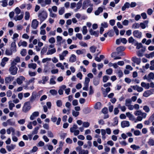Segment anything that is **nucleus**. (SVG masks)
<instances>
[{
  "label": "nucleus",
  "instance_id": "f257e3e1",
  "mask_svg": "<svg viewBox=\"0 0 154 154\" xmlns=\"http://www.w3.org/2000/svg\"><path fill=\"white\" fill-rule=\"evenodd\" d=\"M134 114L137 116V120L138 121H141L143 119L146 118L147 114L144 112H142L140 110H137L135 111Z\"/></svg>",
  "mask_w": 154,
  "mask_h": 154
},
{
  "label": "nucleus",
  "instance_id": "f03ea898",
  "mask_svg": "<svg viewBox=\"0 0 154 154\" xmlns=\"http://www.w3.org/2000/svg\"><path fill=\"white\" fill-rule=\"evenodd\" d=\"M48 17V14L47 12L45 11H42L39 12L38 14V17L42 23Z\"/></svg>",
  "mask_w": 154,
  "mask_h": 154
},
{
  "label": "nucleus",
  "instance_id": "7ed1b4c3",
  "mask_svg": "<svg viewBox=\"0 0 154 154\" xmlns=\"http://www.w3.org/2000/svg\"><path fill=\"white\" fill-rule=\"evenodd\" d=\"M31 106L29 103L28 102H26L24 103L22 109V111L24 112H27L31 108Z\"/></svg>",
  "mask_w": 154,
  "mask_h": 154
},
{
  "label": "nucleus",
  "instance_id": "20e7f679",
  "mask_svg": "<svg viewBox=\"0 0 154 154\" xmlns=\"http://www.w3.org/2000/svg\"><path fill=\"white\" fill-rule=\"evenodd\" d=\"M18 69L16 66H11L9 69V71L10 74L13 75L17 74Z\"/></svg>",
  "mask_w": 154,
  "mask_h": 154
},
{
  "label": "nucleus",
  "instance_id": "39448f33",
  "mask_svg": "<svg viewBox=\"0 0 154 154\" xmlns=\"http://www.w3.org/2000/svg\"><path fill=\"white\" fill-rule=\"evenodd\" d=\"M133 35L134 37L140 38L142 37V33L138 30H135L133 32Z\"/></svg>",
  "mask_w": 154,
  "mask_h": 154
},
{
  "label": "nucleus",
  "instance_id": "423d86ee",
  "mask_svg": "<svg viewBox=\"0 0 154 154\" xmlns=\"http://www.w3.org/2000/svg\"><path fill=\"white\" fill-rule=\"evenodd\" d=\"M14 79V77L9 75L5 78V82L6 84H10Z\"/></svg>",
  "mask_w": 154,
  "mask_h": 154
},
{
  "label": "nucleus",
  "instance_id": "0eeeda50",
  "mask_svg": "<svg viewBox=\"0 0 154 154\" xmlns=\"http://www.w3.org/2000/svg\"><path fill=\"white\" fill-rule=\"evenodd\" d=\"M25 78L23 76H20L16 79L17 83L19 85H21L23 81L25 80Z\"/></svg>",
  "mask_w": 154,
  "mask_h": 154
},
{
  "label": "nucleus",
  "instance_id": "6e6552de",
  "mask_svg": "<svg viewBox=\"0 0 154 154\" xmlns=\"http://www.w3.org/2000/svg\"><path fill=\"white\" fill-rule=\"evenodd\" d=\"M38 22L36 19H34L32 21L31 26L33 29H35L38 26Z\"/></svg>",
  "mask_w": 154,
  "mask_h": 154
},
{
  "label": "nucleus",
  "instance_id": "1a4fd4ad",
  "mask_svg": "<svg viewBox=\"0 0 154 154\" xmlns=\"http://www.w3.org/2000/svg\"><path fill=\"white\" fill-rule=\"evenodd\" d=\"M130 125L129 122L128 121H123L121 122V126L122 128L128 127Z\"/></svg>",
  "mask_w": 154,
  "mask_h": 154
},
{
  "label": "nucleus",
  "instance_id": "9d476101",
  "mask_svg": "<svg viewBox=\"0 0 154 154\" xmlns=\"http://www.w3.org/2000/svg\"><path fill=\"white\" fill-rule=\"evenodd\" d=\"M68 52L67 51L65 50L63 51L62 54L59 55V57L60 60H63L64 59V57L68 54Z\"/></svg>",
  "mask_w": 154,
  "mask_h": 154
},
{
  "label": "nucleus",
  "instance_id": "9b49d317",
  "mask_svg": "<svg viewBox=\"0 0 154 154\" xmlns=\"http://www.w3.org/2000/svg\"><path fill=\"white\" fill-rule=\"evenodd\" d=\"M90 2V1L89 0H85L83 2L82 5V9H85L87 8L88 4H89Z\"/></svg>",
  "mask_w": 154,
  "mask_h": 154
},
{
  "label": "nucleus",
  "instance_id": "f8f14e48",
  "mask_svg": "<svg viewBox=\"0 0 154 154\" xmlns=\"http://www.w3.org/2000/svg\"><path fill=\"white\" fill-rule=\"evenodd\" d=\"M100 81V78L97 77L94 78L93 81V84L95 86H97L99 84Z\"/></svg>",
  "mask_w": 154,
  "mask_h": 154
},
{
  "label": "nucleus",
  "instance_id": "ddd939ff",
  "mask_svg": "<svg viewBox=\"0 0 154 154\" xmlns=\"http://www.w3.org/2000/svg\"><path fill=\"white\" fill-rule=\"evenodd\" d=\"M16 46L15 42H12L11 45V47L10 48V49L13 52H15L16 51Z\"/></svg>",
  "mask_w": 154,
  "mask_h": 154
},
{
  "label": "nucleus",
  "instance_id": "4468645a",
  "mask_svg": "<svg viewBox=\"0 0 154 154\" xmlns=\"http://www.w3.org/2000/svg\"><path fill=\"white\" fill-rule=\"evenodd\" d=\"M89 32L91 35H94L96 37H97L98 36V31H94L92 29H91L89 30Z\"/></svg>",
  "mask_w": 154,
  "mask_h": 154
},
{
  "label": "nucleus",
  "instance_id": "2eb2a0df",
  "mask_svg": "<svg viewBox=\"0 0 154 154\" xmlns=\"http://www.w3.org/2000/svg\"><path fill=\"white\" fill-rule=\"evenodd\" d=\"M39 114V113L38 112H34L30 116V119L31 120H33L35 119V117H37L38 116Z\"/></svg>",
  "mask_w": 154,
  "mask_h": 154
},
{
  "label": "nucleus",
  "instance_id": "dca6fc26",
  "mask_svg": "<svg viewBox=\"0 0 154 154\" xmlns=\"http://www.w3.org/2000/svg\"><path fill=\"white\" fill-rule=\"evenodd\" d=\"M82 0H80L77 3L76 5V9L75 10V12H77L78 10L80 9L81 7L82 4Z\"/></svg>",
  "mask_w": 154,
  "mask_h": 154
},
{
  "label": "nucleus",
  "instance_id": "f3484780",
  "mask_svg": "<svg viewBox=\"0 0 154 154\" xmlns=\"http://www.w3.org/2000/svg\"><path fill=\"white\" fill-rule=\"evenodd\" d=\"M132 61L134 63L139 65L141 62V59L140 58H137L136 57H133L132 58Z\"/></svg>",
  "mask_w": 154,
  "mask_h": 154
},
{
  "label": "nucleus",
  "instance_id": "a211bd4d",
  "mask_svg": "<svg viewBox=\"0 0 154 154\" xmlns=\"http://www.w3.org/2000/svg\"><path fill=\"white\" fill-rule=\"evenodd\" d=\"M56 52V49L54 48L51 49H48V51L47 52V55H51Z\"/></svg>",
  "mask_w": 154,
  "mask_h": 154
},
{
  "label": "nucleus",
  "instance_id": "6ab92c4d",
  "mask_svg": "<svg viewBox=\"0 0 154 154\" xmlns=\"http://www.w3.org/2000/svg\"><path fill=\"white\" fill-rule=\"evenodd\" d=\"M48 11L49 12V16L50 17L52 18H55L57 17V14L53 13L52 10H51V8H48Z\"/></svg>",
  "mask_w": 154,
  "mask_h": 154
},
{
  "label": "nucleus",
  "instance_id": "aec40b11",
  "mask_svg": "<svg viewBox=\"0 0 154 154\" xmlns=\"http://www.w3.org/2000/svg\"><path fill=\"white\" fill-rule=\"evenodd\" d=\"M126 116L129 118L130 120L134 121L135 118L134 116L131 114L130 112H128L126 113Z\"/></svg>",
  "mask_w": 154,
  "mask_h": 154
},
{
  "label": "nucleus",
  "instance_id": "412c9836",
  "mask_svg": "<svg viewBox=\"0 0 154 154\" xmlns=\"http://www.w3.org/2000/svg\"><path fill=\"white\" fill-rule=\"evenodd\" d=\"M18 45L19 47L21 46L23 47H26L27 45V43L25 41L20 40L18 43Z\"/></svg>",
  "mask_w": 154,
  "mask_h": 154
},
{
  "label": "nucleus",
  "instance_id": "4be33fe9",
  "mask_svg": "<svg viewBox=\"0 0 154 154\" xmlns=\"http://www.w3.org/2000/svg\"><path fill=\"white\" fill-rule=\"evenodd\" d=\"M130 7L129 3L127 2L125 3L122 8V11H125L126 9L129 8Z\"/></svg>",
  "mask_w": 154,
  "mask_h": 154
},
{
  "label": "nucleus",
  "instance_id": "5701e85b",
  "mask_svg": "<svg viewBox=\"0 0 154 154\" xmlns=\"http://www.w3.org/2000/svg\"><path fill=\"white\" fill-rule=\"evenodd\" d=\"M23 17V14H21L19 16L17 15V16H15L14 17V19L16 21H17L18 20H21L22 19V18Z\"/></svg>",
  "mask_w": 154,
  "mask_h": 154
},
{
  "label": "nucleus",
  "instance_id": "b1692460",
  "mask_svg": "<svg viewBox=\"0 0 154 154\" xmlns=\"http://www.w3.org/2000/svg\"><path fill=\"white\" fill-rule=\"evenodd\" d=\"M76 57L74 54H72L70 57L69 61L71 62H74L76 60Z\"/></svg>",
  "mask_w": 154,
  "mask_h": 154
},
{
  "label": "nucleus",
  "instance_id": "393cba45",
  "mask_svg": "<svg viewBox=\"0 0 154 154\" xmlns=\"http://www.w3.org/2000/svg\"><path fill=\"white\" fill-rule=\"evenodd\" d=\"M103 8H102L101 7H99L97 10H96L94 13V14L96 15H98L99 14L102 13L103 11Z\"/></svg>",
  "mask_w": 154,
  "mask_h": 154
},
{
  "label": "nucleus",
  "instance_id": "a878e982",
  "mask_svg": "<svg viewBox=\"0 0 154 154\" xmlns=\"http://www.w3.org/2000/svg\"><path fill=\"white\" fill-rule=\"evenodd\" d=\"M15 145L11 144L10 145H8L6 146V149L9 151H10L12 149H14Z\"/></svg>",
  "mask_w": 154,
  "mask_h": 154
},
{
  "label": "nucleus",
  "instance_id": "bb28decb",
  "mask_svg": "<svg viewBox=\"0 0 154 154\" xmlns=\"http://www.w3.org/2000/svg\"><path fill=\"white\" fill-rule=\"evenodd\" d=\"M152 92L150 90H148L146 91H145L143 94V96L144 97H148L150 95L152 94Z\"/></svg>",
  "mask_w": 154,
  "mask_h": 154
},
{
  "label": "nucleus",
  "instance_id": "cd10ccee",
  "mask_svg": "<svg viewBox=\"0 0 154 154\" xmlns=\"http://www.w3.org/2000/svg\"><path fill=\"white\" fill-rule=\"evenodd\" d=\"M36 93L33 92L30 97V101L32 102L36 99Z\"/></svg>",
  "mask_w": 154,
  "mask_h": 154
},
{
  "label": "nucleus",
  "instance_id": "c85d7f7f",
  "mask_svg": "<svg viewBox=\"0 0 154 154\" xmlns=\"http://www.w3.org/2000/svg\"><path fill=\"white\" fill-rule=\"evenodd\" d=\"M141 85L142 87L146 89H148L150 87L149 83L146 84L144 82H142L141 83Z\"/></svg>",
  "mask_w": 154,
  "mask_h": 154
},
{
  "label": "nucleus",
  "instance_id": "c756f323",
  "mask_svg": "<svg viewBox=\"0 0 154 154\" xmlns=\"http://www.w3.org/2000/svg\"><path fill=\"white\" fill-rule=\"evenodd\" d=\"M154 79V74L152 72L150 73L148 75V81H149L151 79Z\"/></svg>",
  "mask_w": 154,
  "mask_h": 154
},
{
  "label": "nucleus",
  "instance_id": "7c9ffc66",
  "mask_svg": "<svg viewBox=\"0 0 154 154\" xmlns=\"http://www.w3.org/2000/svg\"><path fill=\"white\" fill-rule=\"evenodd\" d=\"M28 66L29 68H32L33 69H35L37 66V65L35 63H31L28 64Z\"/></svg>",
  "mask_w": 154,
  "mask_h": 154
},
{
  "label": "nucleus",
  "instance_id": "2f4dec72",
  "mask_svg": "<svg viewBox=\"0 0 154 154\" xmlns=\"http://www.w3.org/2000/svg\"><path fill=\"white\" fill-rule=\"evenodd\" d=\"M145 56L146 58H152L154 57V51L151 52L149 54H146Z\"/></svg>",
  "mask_w": 154,
  "mask_h": 154
},
{
  "label": "nucleus",
  "instance_id": "473e14b6",
  "mask_svg": "<svg viewBox=\"0 0 154 154\" xmlns=\"http://www.w3.org/2000/svg\"><path fill=\"white\" fill-rule=\"evenodd\" d=\"M147 143L150 146H154V140L152 138H150Z\"/></svg>",
  "mask_w": 154,
  "mask_h": 154
},
{
  "label": "nucleus",
  "instance_id": "72a5a7b5",
  "mask_svg": "<svg viewBox=\"0 0 154 154\" xmlns=\"http://www.w3.org/2000/svg\"><path fill=\"white\" fill-rule=\"evenodd\" d=\"M101 106V103L100 102H97L94 106V108L95 109H100Z\"/></svg>",
  "mask_w": 154,
  "mask_h": 154
},
{
  "label": "nucleus",
  "instance_id": "f704fd0d",
  "mask_svg": "<svg viewBox=\"0 0 154 154\" xmlns=\"http://www.w3.org/2000/svg\"><path fill=\"white\" fill-rule=\"evenodd\" d=\"M132 101L130 99H127L125 100V105L126 106H128L131 105Z\"/></svg>",
  "mask_w": 154,
  "mask_h": 154
},
{
  "label": "nucleus",
  "instance_id": "c9c22d12",
  "mask_svg": "<svg viewBox=\"0 0 154 154\" xmlns=\"http://www.w3.org/2000/svg\"><path fill=\"white\" fill-rule=\"evenodd\" d=\"M65 12V8L64 7L60 8L59 10L58 13L60 15L63 14Z\"/></svg>",
  "mask_w": 154,
  "mask_h": 154
},
{
  "label": "nucleus",
  "instance_id": "e433bc0d",
  "mask_svg": "<svg viewBox=\"0 0 154 154\" xmlns=\"http://www.w3.org/2000/svg\"><path fill=\"white\" fill-rule=\"evenodd\" d=\"M49 79V77L48 76H43L42 77V80L43 81L42 84H45V82H47Z\"/></svg>",
  "mask_w": 154,
  "mask_h": 154
},
{
  "label": "nucleus",
  "instance_id": "4c0bfd02",
  "mask_svg": "<svg viewBox=\"0 0 154 154\" xmlns=\"http://www.w3.org/2000/svg\"><path fill=\"white\" fill-rule=\"evenodd\" d=\"M73 129V132L72 131H71L70 129V131L71 133H74V135L75 136H77L79 134V131L78 130H76V129Z\"/></svg>",
  "mask_w": 154,
  "mask_h": 154
},
{
  "label": "nucleus",
  "instance_id": "58836bf2",
  "mask_svg": "<svg viewBox=\"0 0 154 154\" xmlns=\"http://www.w3.org/2000/svg\"><path fill=\"white\" fill-rule=\"evenodd\" d=\"M131 27L134 29H138L140 27V24L137 23H135L132 24Z\"/></svg>",
  "mask_w": 154,
  "mask_h": 154
},
{
  "label": "nucleus",
  "instance_id": "ea45409f",
  "mask_svg": "<svg viewBox=\"0 0 154 154\" xmlns=\"http://www.w3.org/2000/svg\"><path fill=\"white\" fill-rule=\"evenodd\" d=\"M13 52L11 51V49L9 50L8 49H6L5 52L6 54L8 56L12 55L13 54Z\"/></svg>",
  "mask_w": 154,
  "mask_h": 154
},
{
  "label": "nucleus",
  "instance_id": "a19ab883",
  "mask_svg": "<svg viewBox=\"0 0 154 154\" xmlns=\"http://www.w3.org/2000/svg\"><path fill=\"white\" fill-rule=\"evenodd\" d=\"M8 104L9 109L11 110H12V109L15 106L14 104L12 103V101H10L8 102Z\"/></svg>",
  "mask_w": 154,
  "mask_h": 154
},
{
  "label": "nucleus",
  "instance_id": "79ce46f5",
  "mask_svg": "<svg viewBox=\"0 0 154 154\" xmlns=\"http://www.w3.org/2000/svg\"><path fill=\"white\" fill-rule=\"evenodd\" d=\"M88 153L89 152L88 150L82 149L79 153V154H88Z\"/></svg>",
  "mask_w": 154,
  "mask_h": 154
},
{
  "label": "nucleus",
  "instance_id": "37998d69",
  "mask_svg": "<svg viewBox=\"0 0 154 154\" xmlns=\"http://www.w3.org/2000/svg\"><path fill=\"white\" fill-rule=\"evenodd\" d=\"M143 110L146 112L148 113L150 111V109L149 107L145 105L143 106Z\"/></svg>",
  "mask_w": 154,
  "mask_h": 154
},
{
  "label": "nucleus",
  "instance_id": "c03bdc74",
  "mask_svg": "<svg viewBox=\"0 0 154 154\" xmlns=\"http://www.w3.org/2000/svg\"><path fill=\"white\" fill-rule=\"evenodd\" d=\"M47 48L48 47L47 46H45L41 50V54H43L45 53L47 51Z\"/></svg>",
  "mask_w": 154,
  "mask_h": 154
},
{
  "label": "nucleus",
  "instance_id": "a18cd8bd",
  "mask_svg": "<svg viewBox=\"0 0 154 154\" xmlns=\"http://www.w3.org/2000/svg\"><path fill=\"white\" fill-rule=\"evenodd\" d=\"M125 49V48L123 46H121L118 47L117 49V51L118 52L123 51Z\"/></svg>",
  "mask_w": 154,
  "mask_h": 154
},
{
  "label": "nucleus",
  "instance_id": "49530a36",
  "mask_svg": "<svg viewBox=\"0 0 154 154\" xmlns=\"http://www.w3.org/2000/svg\"><path fill=\"white\" fill-rule=\"evenodd\" d=\"M82 32L83 35H85L88 32V30L87 29V27L86 26H84L82 28Z\"/></svg>",
  "mask_w": 154,
  "mask_h": 154
},
{
  "label": "nucleus",
  "instance_id": "de8ad7c7",
  "mask_svg": "<svg viewBox=\"0 0 154 154\" xmlns=\"http://www.w3.org/2000/svg\"><path fill=\"white\" fill-rule=\"evenodd\" d=\"M7 121L8 125H15V122L12 121L11 119H8Z\"/></svg>",
  "mask_w": 154,
  "mask_h": 154
},
{
  "label": "nucleus",
  "instance_id": "09e8293b",
  "mask_svg": "<svg viewBox=\"0 0 154 154\" xmlns=\"http://www.w3.org/2000/svg\"><path fill=\"white\" fill-rule=\"evenodd\" d=\"M39 127H35L33 131L32 132V134H37L38 132V130L39 129Z\"/></svg>",
  "mask_w": 154,
  "mask_h": 154
},
{
  "label": "nucleus",
  "instance_id": "8fccbe9b",
  "mask_svg": "<svg viewBox=\"0 0 154 154\" xmlns=\"http://www.w3.org/2000/svg\"><path fill=\"white\" fill-rule=\"evenodd\" d=\"M55 78V77H54V78H51L50 79V84H55L56 83V82L54 80Z\"/></svg>",
  "mask_w": 154,
  "mask_h": 154
},
{
  "label": "nucleus",
  "instance_id": "3c124183",
  "mask_svg": "<svg viewBox=\"0 0 154 154\" xmlns=\"http://www.w3.org/2000/svg\"><path fill=\"white\" fill-rule=\"evenodd\" d=\"M49 92L53 95H56L57 93V91L54 89L51 90Z\"/></svg>",
  "mask_w": 154,
  "mask_h": 154
},
{
  "label": "nucleus",
  "instance_id": "603ef678",
  "mask_svg": "<svg viewBox=\"0 0 154 154\" xmlns=\"http://www.w3.org/2000/svg\"><path fill=\"white\" fill-rule=\"evenodd\" d=\"M116 72L117 74H118V75L119 77H121L122 76L123 74L121 70H117L116 71Z\"/></svg>",
  "mask_w": 154,
  "mask_h": 154
},
{
  "label": "nucleus",
  "instance_id": "864d4df0",
  "mask_svg": "<svg viewBox=\"0 0 154 154\" xmlns=\"http://www.w3.org/2000/svg\"><path fill=\"white\" fill-rule=\"evenodd\" d=\"M20 54L23 56H25L26 54V49H23L20 52Z\"/></svg>",
  "mask_w": 154,
  "mask_h": 154
},
{
  "label": "nucleus",
  "instance_id": "5fc2aeb1",
  "mask_svg": "<svg viewBox=\"0 0 154 154\" xmlns=\"http://www.w3.org/2000/svg\"><path fill=\"white\" fill-rule=\"evenodd\" d=\"M38 3L40 4L42 7L45 6V1L44 0H38Z\"/></svg>",
  "mask_w": 154,
  "mask_h": 154
},
{
  "label": "nucleus",
  "instance_id": "6e6d98bb",
  "mask_svg": "<svg viewBox=\"0 0 154 154\" xmlns=\"http://www.w3.org/2000/svg\"><path fill=\"white\" fill-rule=\"evenodd\" d=\"M90 125V123L88 122H84L83 123V127L85 128H88Z\"/></svg>",
  "mask_w": 154,
  "mask_h": 154
},
{
  "label": "nucleus",
  "instance_id": "4d7b16f0",
  "mask_svg": "<svg viewBox=\"0 0 154 154\" xmlns=\"http://www.w3.org/2000/svg\"><path fill=\"white\" fill-rule=\"evenodd\" d=\"M109 77L105 75L103 77V82H106L108 80Z\"/></svg>",
  "mask_w": 154,
  "mask_h": 154
},
{
  "label": "nucleus",
  "instance_id": "13d9d810",
  "mask_svg": "<svg viewBox=\"0 0 154 154\" xmlns=\"http://www.w3.org/2000/svg\"><path fill=\"white\" fill-rule=\"evenodd\" d=\"M96 49V47L94 46H92L90 47V50L93 53L95 52Z\"/></svg>",
  "mask_w": 154,
  "mask_h": 154
},
{
  "label": "nucleus",
  "instance_id": "bf43d9fd",
  "mask_svg": "<svg viewBox=\"0 0 154 154\" xmlns=\"http://www.w3.org/2000/svg\"><path fill=\"white\" fill-rule=\"evenodd\" d=\"M106 72L107 74L110 75L112 72V69L109 68L106 70Z\"/></svg>",
  "mask_w": 154,
  "mask_h": 154
},
{
  "label": "nucleus",
  "instance_id": "052dcab7",
  "mask_svg": "<svg viewBox=\"0 0 154 154\" xmlns=\"http://www.w3.org/2000/svg\"><path fill=\"white\" fill-rule=\"evenodd\" d=\"M56 66L58 67H60L62 69H64V67L60 63H59L56 64Z\"/></svg>",
  "mask_w": 154,
  "mask_h": 154
},
{
  "label": "nucleus",
  "instance_id": "680f3d73",
  "mask_svg": "<svg viewBox=\"0 0 154 154\" xmlns=\"http://www.w3.org/2000/svg\"><path fill=\"white\" fill-rule=\"evenodd\" d=\"M48 41L50 43L53 44L55 43V40L54 37H52L49 39Z\"/></svg>",
  "mask_w": 154,
  "mask_h": 154
},
{
  "label": "nucleus",
  "instance_id": "e2e57ef3",
  "mask_svg": "<svg viewBox=\"0 0 154 154\" xmlns=\"http://www.w3.org/2000/svg\"><path fill=\"white\" fill-rule=\"evenodd\" d=\"M8 0H3L2 2V5L3 7H6L8 5L7 1Z\"/></svg>",
  "mask_w": 154,
  "mask_h": 154
},
{
  "label": "nucleus",
  "instance_id": "0e129e2a",
  "mask_svg": "<svg viewBox=\"0 0 154 154\" xmlns=\"http://www.w3.org/2000/svg\"><path fill=\"white\" fill-rule=\"evenodd\" d=\"M57 106L58 107H60L62 106V103L61 100H57L56 102Z\"/></svg>",
  "mask_w": 154,
  "mask_h": 154
},
{
  "label": "nucleus",
  "instance_id": "69168bd1",
  "mask_svg": "<svg viewBox=\"0 0 154 154\" xmlns=\"http://www.w3.org/2000/svg\"><path fill=\"white\" fill-rule=\"evenodd\" d=\"M134 134L135 136H139L140 135L141 132L138 130H135L134 131Z\"/></svg>",
  "mask_w": 154,
  "mask_h": 154
},
{
  "label": "nucleus",
  "instance_id": "338daca9",
  "mask_svg": "<svg viewBox=\"0 0 154 154\" xmlns=\"http://www.w3.org/2000/svg\"><path fill=\"white\" fill-rule=\"evenodd\" d=\"M76 37L79 40H81L82 39V36L81 34V33H77L76 34Z\"/></svg>",
  "mask_w": 154,
  "mask_h": 154
},
{
  "label": "nucleus",
  "instance_id": "774afa93",
  "mask_svg": "<svg viewBox=\"0 0 154 154\" xmlns=\"http://www.w3.org/2000/svg\"><path fill=\"white\" fill-rule=\"evenodd\" d=\"M15 13L17 14V15H18L19 14H20V13L21 10L18 7H17L15 9Z\"/></svg>",
  "mask_w": 154,
  "mask_h": 154
}]
</instances>
